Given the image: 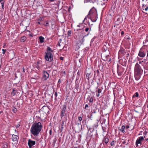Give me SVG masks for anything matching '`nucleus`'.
Here are the masks:
<instances>
[{
	"mask_svg": "<svg viewBox=\"0 0 148 148\" xmlns=\"http://www.w3.org/2000/svg\"><path fill=\"white\" fill-rule=\"evenodd\" d=\"M41 123L40 122L34 123L32 125L30 128L31 133L34 136H38L42 128Z\"/></svg>",
	"mask_w": 148,
	"mask_h": 148,
	"instance_id": "1",
	"label": "nucleus"
},
{
	"mask_svg": "<svg viewBox=\"0 0 148 148\" xmlns=\"http://www.w3.org/2000/svg\"><path fill=\"white\" fill-rule=\"evenodd\" d=\"M143 70L141 69L140 66L136 63L135 66L134 77L136 80H138L140 78L143 73Z\"/></svg>",
	"mask_w": 148,
	"mask_h": 148,
	"instance_id": "2",
	"label": "nucleus"
},
{
	"mask_svg": "<svg viewBox=\"0 0 148 148\" xmlns=\"http://www.w3.org/2000/svg\"><path fill=\"white\" fill-rule=\"evenodd\" d=\"M53 51L50 47H48L45 52V57L46 60L51 62L53 60V55L52 54Z\"/></svg>",
	"mask_w": 148,
	"mask_h": 148,
	"instance_id": "3",
	"label": "nucleus"
},
{
	"mask_svg": "<svg viewBox=\"0 0 148 148\" xmlns=\"http://www.w3.org/2000/svg\"><path fill=\"white\" fill-rule=\"evenodd\" d=\"M87 18L88 19H90L92 21L94 22H95L97 20V18L96 16L95 12H93L91 10H90L87 16L85 18L84 20H87Z\"/></svg>",
	"mask_w": 148,
	"mask_h": 148,
	"instance_id": "4",
	"label": "nucleus"
},
{
	"mask_svg": "<svg viewBox=\"0 0 148 148\" xmlns=\"http://www.w3.org/2000/svg\"><path fill=\"white\" fill-rule=\"evenodd\" d=\"M77 31L79 33H80V36L79 38V42L81 44H82L84 41V38L88 35V33L86 34L84 32V30L77 29Z\"/></svg>",
	"mask_w": 148,
	"mask_h": 148,
	"instance_id": "5",
	"label": "nucleus"
},
{
	"mask_svg": "<svg viewBox=\"0 0 148 148\" xmlns=\"http://www.w3.org/2000/svg\"><path fill=\"white\" fill-rule=\"evenodd\" d=\"M66 106L65 105H63L60 107V117L62 119L63 117L65 115V112Z\"/></svg>",
	"mask_w": 148,
	"mask_h": 148,
	"instance_id": "6",
	"label": "nucleus"
},
{
	"mask_svg": "<svg viewBox=\"0 0 148 148\" xmlns=\"http://www.w3.org/2000/svg\"><path fill=\"white\" fill-rule=\"evenodd\" d=\"M146 49L143 48L140 49L138 54V56L141 58L144 57L146 55Z\"/></svg>",
	"mask_w": 148,
	"mask_h": 148,
	"instance_id": "7",
	"label": "nucleus"
},
{
	"mask_svg": "<svg viewBox=\"0 0 148 148\" xmlns=\"http://www.w3.org/2000/svg\"><path fill=\"white\" fill-rule=\"evenodd\" d=\"M144 140V137L140 136L136 140V147H138L140 146L141 142Z\"/></svg>",
	"mask_w": 148,
	"mask_h": 148,
	"instance_id": "8",
	"label": "nucleus"
},
{
	"mask_svg": "<svg viewBox=\"0 0 148 148\" xmlns=\"http://www.w3.org/2000/svg\"><path fill=\"white\" fill-rule=\"evenodd\" d=\"M49 77V74L47 71H44L43 72V75L42 79L44 81L46 80Z\"/></svg>",
	"mask_w": 148,
	"mask_h": 148,
	"instance_id": "9",
	"label": "nucleus"
},
{
	"mask_svg": "<svg viewBox=\"0 0 148 148\" xmlns=\"http://www.w3.org/2000/svg\"><path fill=\"white\" fill-rule=\"evenodd\" d=\"M36 144L35 141L32 140L30 139H29L28 140L27 144L29 146V148H32L33 146L34 145Z\"/></svg>",
	"mask_w": 148,
	"mask_h": 148,
	"instance_id": "10",
	"label": "nucleus"
},
{
	"mask_svg": "<svg viewBox=\"0 0 148 148\" xmlns=\"http://www.w3.org/2000/svg\"><path fill=\"white\" fill-rule=\"evenodd\" d=\"M54 19H52L49 21H46L45 22H46V24L45 25L46 26H48V27L49 26V23H51V25L52 26H53V25H54V24L52 23V22H54Z\"/></svg>",
	"mask_w": 148,
	"mask_h": 148,
	"instance_id": "11",
	"label": "nucleus"
},
{
	"mask_svg": "<svg viewBox=\"0 0 148 148\" xmlns=\"http://www.w3.org/2000/svg\"><path fill=\"white\" fill-rule=\"evenodd\" d=\"M120 62L121 63V65L123 66H126L127 61L124 58L120 60Z\"/></svg>",
	"mask_w": 148,
	"mask_h": 148,
	"instance_id": "12",
	"label": "nucleus"
},
{
	"mask_svg": "<svg viewBox=\"0 0 148 148\" xmlns=\"http://www.w3.org/2000/svg\"><path fill=\"white\" fill-rule=\"evenodd\" d=\"M125 50L123 48H121L119 52V53L120 54L124 55L125 53Z\"/></svg>",
	"mask_w": 148,
	"mask_h": 148,
	"instance_id": "13",
	"label": "nucleus"
},
{
	"mask_svg": "<svg viewBox=\"0 0 148 148\" xmlns=\"http://www.w3.org/2000/svg\"><path fill=\"white\" fill-rule=\"evenodd\" d=\"M18 137L17 135L13 134L12 135V139L13 141H15L17 140Z\"/></svg>",
	"mask_w": 148,
	"mask_h": 148,
	"instance_id": "14",
	"label": "nucleus"
},
{
	"mask_svg": "<svg viewBox=\"0 0 148 148\" xmlns=\"http://www.w3.org/2000/svg\"><path fill=\"white\" fill-rule=\"evenodd\" d=\"M89 29L88 27H86L85 28V29L82 28V29H81V30H84V32L86 34L88 33V34L89 33Z\"/></svg>",
	"mask_w": 148,
	"mask_h": 148,
	"instance_id": "15",
	"label": "nucleus"
},
{
	"mask_svg": "<svg viewBox=\"0 0 148 148\" xmlns=\"http://www.w3.org/2000/svg\"><path fill=\"white\" fill-rule=\"evenodd\" d=\"M39 39L40 42V43H42L44 42L45 38L42 36H40L39 37Z\"/></svg>",
	"mask_w": 148,
	"mask_h": 148,
	"instance_id": "16",
	"label": "nucleus"
},
{
	"mask_svg": "<svg viewBox=\"0 0 148 148\" xmlns=\"http://www.w3.org/2000/svg\"><path fill=\"white\" fill-rule=\"evenodd\" d=\"M142 9L143 10H145V11H147L148 10V6H147V5L143 4V5Z\"/></svg>",
	"mask_w": 148,
	"mask_h": 148,
	"instance_id": "17",
	"label": "nucleus"
},
{
	"mask_svg": "<svg viewBox=\"0 0 148 148\" xmlns=\"http://www.w3.org/2000/svg\"><path fill=\"white\" fill-rule=\"evenodd\" d=\"M16 91L14 89H12V91L11 93V95L12 96H15L16 95Z\"/></svg>",
	"mask_w": 148,
	"mask_h": 148,
	"instance_id": "18",
	"label": "nucleus"
},
{
	"mask_svg": "<svg viewBox=\"0 0 148 148\" xmlns=\"http://www.w3.org/2000/svg\"><path fill=\"white\" fill-rule=\"evenodd\" d=\"M42 109L43 110H46L48 112H49L48 110L49 109V108L48 106H44L42 108Z\"/></svg>",
	"mask_w": 148,
	"mask_h": 148,
	"instance_id": "19",
	"label": "nucleus"
},
{
	"mask_svg": "<svg viewBox=\"0 0 148 148\" xmlns=\"http://www.w3.org/2000/svg\"><path fill=\"white\" fill-rule=\"evenodd\" d=\"M125 128V125H122L121 127V128L120 129V130L121 131L122 133H124L125 132L124 129Z\"/></svg>",
	"mask_w": 148,
	"mask_h": 148,
	"instance_id": "20",
	"label": "nucleus"
},
{
	"mask_svg": "<svg viewBox=\"0 0 148 148\" xmlns=\"http://www.w3.org/2000/svg\"><path fill=\"white\" fill-rule=\"evenodd\" d=\"M84 3H94V2L92 0H84Z\"/></svg>",
	"mask_w": 148,
	"mask_h": 148,
	"instance_id": "21",
	"label": "nucleus"
},
{
	"mask_svg": "<svg viewBox=\"0 0 148 148\" xmlns=\"http://www.w3.org/2000/svg\"><path fill=\"white\" fill-rule=\"evenodd\" d=\"M26 40V37L25 36H23L21 38V41L22 42H23L25 41Z\"/></svg>",
	"mask_w": 148,
	"mask_h": 148,
	"instance_id": "22",
	"label": "nucleus"
},
{
	"mask_svg": "<svg viewBox=\"0 0 148 148\" xmlns=\"http://www.w3.org/2000/svg\"><path fill=\"white\" fill-rule=\"evenodd\" d=\"M103 140L104 141L105 143L106 144L108 143L109 141V139L107 138H104Z\"/></svg>",
	"mask_w": 148,
	"mask_h": 148,
	"instance_id": "23",
	"label": "nucleus"
},
{
	"mask_svg": "<svg viewBox=\"0 0 148 148\" xmlns=\"http://www.w3.org/2000/svg\"><path fill=\"white\" fill-rule=\"evenodd\" d=\"M96 110L97 109H96V108L94 109H92L91 110V112L93 113H95L96 112Z\"/></svg>",
	"mask_w": 148,
	"mask_h": 148,
	"instance_id": "24",
	"label": "nucleus"
},
{
	"mask_svg": "<svg viewBox=\"0 0 148 148\" xmlns=\"http://www.w3.org/2000/svg\"><path fill=\"white\" fill-rule=\"evenodd\" d=\"M138 94L137 92H136L132 96L133 97H138Z\"/></svg>",
	"mask_w": 148,
	"mask_h": 148,
	"instance_id": "25",
	"label": "nucleus"
},
{
	"mask_svg": "<svg viewBox=\"0 0 148 148\" xmlns=\"http://www.w3.org/2000/svg\"><path fill=\"white\" fill-rule=\"evenodd\" d=\"M139 63L141 64L142 66H144V63L143 61H139Z\"/></svg>",
	"mask_w": 148,
	"mask_h": 148,
	"instance_id": "26",
	"label": "nucleus"
},
{
	"mask_svg": "<svg viewBox=\"0 0 148 148\" xmlns=\"http://www.w3.org/2000/svg\"><path fill=\"white\" fill-rule=\"evenodd\" d=\"M39 64H40V62H37V68L38 69L40 67V66H39Z\"/></svg>",
	"mask_w": 148,
	"mask_h": 148,
	"instance_id": "27",
	"label": "nucleus"
},
{
	"mask_svg": "<svg viewBox=\"0 0 148 148\" xmlns=\"http://www.w3.org/2000/svg\"><path fill=\"white\" fill-rule=\"evenodd\" d=\"M102 90L101 89L99 88L97 90V93L98 94H100Z\"/></svg>",
	"mask_w": 148,
	"mask_h": 148,
	"instance_id": "28",
	"label": "nucleus"
},
{
	"mask_svg": "<svg viewBox=\"0 0 148 148\" xmlns=\"http://www.w3.org/2000/svg\"><path fill=\"white\" fill-rule=\"evenodd\" d=\"M147 133L146 132H145L144 133V137L145 138H147Z\"/></svg>",
	"mask_w": 148,
	"mask_h": 148,
	"instance_id": "29",
	"label": "nucleus"
},
{
	"mask_svg": "<svg viewBox=\"0 0 148 148\" xmlns=\"http://www.w3.org/2000/svg\"><path fill=\"white\" fill-rule=\"evenodd\" d=\"M2 51H3L2 53L3 54H4L5 53V52H6V49H2Z\"/></svg>",
	"mask_w": 148,
	"mask_h": 148,
	"instance_id": "30",
	"label": "nucleus"
},
{
	"mask_svg": "<svg viewBox=\"0 0 148 148\" xmlns=\"http://www.w3.org/2000/svg\"><path fill=\"white\" fill-rule=\"evenodd\" d=\"M78 119L79 121H81L82 120V118L81 116H79L78 117Z\"/></svg>",
	"mask_w": 148,
	"mask_h": 148,
	"instance_id": "31",
	"label": "nucleus"
},
{
	"mask_svg": "<svg viewBox=\"0 0 148 148\" xmlns=\"http://www.w3.org/2000/svg\"><path fill=\"white\" fill-rule=\"evenodd\" d=\"M64 121L63 120L62 122L61 127H64Z\"/></svg>",
	"mask_w": 148,
	"mask_h": 148,
	"instance_id": "32",
	"label": "nucleus"
},
{
	"mask_svg": "<svg viewBox=\"0 0 148 148\" xmlns=\"http://www.w3.org/2000/svg\"><path fill=\"white\" fill-rule=\"evenodd\" d=\"M114 144V141H112L111 143H110V145L111 146H113Z\"/></svg>",
	"mask_w": 148,
	"mask_h": 148,
	"instance_id": "33",
	"label": "nucleus"
},
{
	"mask_svg": "<svg viewBox=\"0 0 148 148\" xmlns=\"http://www.w3.org/2000/svg\"><path fill=\"white\" fill-rule=\"evenodd\" d=\"M123 143L124 144H125L126 145H127L128 144V142L127 143L126 141L125 140V141H124L123 142Z\"/></svg>",
	"mask_w": 148,
	"mask_h": 148,
	"instance_id": "34",
	"label": "nucleus"
},
{
	"mask_svg": "<svg viewBox=\"0 0 148 148\" xmlns=\"http://www.w3.org/2000/svg\"><path fill=\"white\" fill-rule=\"evenodd\" d=\"M3 147L4 148H8V145L6 144H5L3 145Z\"/></svg>",
	"mask_w": 148,
	"mask_h": 148,
	"instance_id": "35",
	"label": "nucleus"
},
{
	"mask_svg": "<svg viewBox=\"0 0 148 148\" xmlns=\"http://www.w3.org/2000/svg\"><path fill=\"white\" fill-rule=\"evenodd\" d=\"M38 21H42V19L41 17H40L38 19Z\"/></svg>",
	"mask_w": 148,
	"mask_h": 148,
	"instance_id": "36",
	"label": "nucleus"
},
{
	"mask_svg": "<svg viewBox=\"0 0 148 148\" xmlns=\"http://www.w3.org/2000/svg\"><path fill=\"white\" fill-rule=\"evenodd\" d=\"M71 34V31H68V34L69 35H70Z\"/></svg>",
	"mask_w": 148,
	"mask_h": 148,
	"instance_id": "37",
	"label": "nucleus"
},
{
	"mask_svg": "<svg viewBox=\"0 0 148 148\" xmlns=\"http://www.w3.org/2000/svg\"><path fill=\"white\" fill-rule=\"evenodd\" d=\"M63 128H64L63 127H61V128H60V129L61 132H62V131L63 129Z\"/></svg>",
	"mask_w": 148,
	"mask_h": 148,
	"instance_id": "38",
	"label": "nucleus"
},
{
	"mask_svg": "<svg viewBox=\"0 0 148 148\" xmlns=\"http://www.w3.org/2000/svg\"><path fill=\"white\" fill-rule=\"evenodd\" d=\"M93 101V99L91 98H90V99L89 102H92Z\"/></svg>",
	"mask_w": 148,
	"mask_h": 148,
	"instance_id": "39",
	"label": "nucleus"
},
{
	"mask_svg": "<svg viewBox=\"0 0 148 148\" xmlns=\"http://www.w3.org/2000/svg\"><path fill=\"white\" fill-rule=\"evenodd\" d=\"M16 128H17L19 127L20 126V125L19 124H18L16 125L15 126Z\"/></svg>",
	"mask_w": 148,
	"mask_h": 148,
	"instance_id": "40",
	"label": "nucleus"
},
{
	"mask_svg": "<svg viewBox=\"0 0 148 148\" xmlns=\"http://www.w3.org/2000/svg\"><path fill=\"white\" fill-rule=\"evenodd\" d=\"M78 125H80L81 126H82L81 125V121H79L78 123H77Z\"/></svg>",
	"mask_w": 148,
	"mask_h": 148,
	"instance_id": "41",
	"label": "nucleus"
},
{
	"mask_svg": "<svg viewBox=\"0 0 148 148\" xmlns=\"http://www.w3.org/2000/svg\"><path fill=\"white\" fill-rule=\"evenodd\" d=\"M54 95L56 97H57V92H55L54 94Z\"/></svg>",
	"mask_w": 148,
	"mask_h": 148,
	"instance_id": "42",
	"label": "nucleus"
},
{
	"mask_svg": "<svg viewBox=\"0 0 148 148\" xmlns=\"http://www.w3.org/2000/svg\"><path fill=\"white\" fill-rule=\"evenodd\" d=\"M82 25V24H79V25H78L77 26V27H80Z\"/></svg>",
	"mask_w": 148,
	"mask_h": 148,
	"instance_id": "43",
	"label": "nucleus"
},
{
	"mask_svg": "<svg viewBox=\"0 0 148 148\" xmlns=\"http://www.w3.org/2000/svg\"><path fill=\"white\" fill-rule=\"evenodd\" d=\"M88 105L87 104H86L85 105V109H86L87 108H88Z\"/></svg>",
	"mask_w": 148,
	"mask_h": 148,
	"instance_id": "44",
	"label": "nucleus"
},
{
	"mask_svg": "<svg viewBox=\"0 0 148 148\" xmlns=\"http://www.w3.org/2000/svg\"><path fill=\"white\" fill-rule=\"evenodd\" d=\"M51 133H52L51 130H49V134H50V135H51Z\"/></svg>",
	"mask_w": 148,
	"mask_h": 148,
	"instance_id": "45",
	"label": "nucleus"
},
{
	"mask_svg": "<svg viewBox=\"0 0 148 148\" xmlns=\"http://www.w3.org/2000/svg\"><path fill=\"white\" fill-rule=\"evenodd\" d=\"M126 129H128L129 128V126L127 125L126 126Z\"/></svg>",
	"mask_w": 148,
	"mask_h": 148,
	"instance_id": "46",
	"label": "nucleus"
},
{
	"mask_svg": "<svg viewBox=\"0 0 148 148\" xmlns=\"http://www.w3.org/2000/svg\"><path fill=\"white\" fill-rule=\"evenodd\" d=\"M1 4L2 7H4V3H1Z\"/></svg>",
	"mask_w": 148,
	"mask_h": 148,
	"instance_id": "47",
	"label": "nucleus"
},
{
	"mask_svg": "<svg viewBox=\"0 0 148 148\" xmlns=\"http://www.w3.org/2000/svg\"><path fill=\"white\" fill-rule=\"evenodd\" d=\"M23 72H24V73L25 72V70L24 68V67H23Z\"/></svg>",
	"mask_w": 148,
	"mask_h": 148,
	"instance_id": "48",
	"label": "nucleus"
},
{
	"mask_svg": "<svg viewBox=\"0 0 148 148\" xmlns=\"http://www.w3.org/2000/svg\"><path fill=\"white\" fill-rule=\"evenodd\" d=\"M96 95L97 97H99L100 96L99 94L98 93Z\"/></svg>",
	"mask_w": 148,
	"mask_h": 148,
	"instance_id": "49",
	"label": "nucleus"
},
{
	"mask_svg": "<svg viewBox=\"0 0 148 148\" xmlns=\"http://www.w3.org/2000/svg\"><path fill=\"white\" fill-rule=\"evenodd\" d=\"M119 75H121V73L120 72H119L118 71H117Z\"/></svg>",
	"mask_w": 148,
	"mask_h": 148,
	"instance_id": "50",
	"label": "nucleus"
},
{
	"mask_svg": "<svg viewBox=\"0 0 148 148\" xmlns=\"http://www.w3.org/2000/svg\"><path fill=\"white\" fill-rule=\"evenodd\" d=\"M15 110H13V111L14 112H15V111H16V110L15 108Z\"/></svg>",
	"mask_w": 148,
	"mask_h": 148,
	"instance_id": "51",
	"label": "nucleus"
},
{
	"mask_svg": "<svg viewBox=\"0 0 148 148\" xmlns=\"http://www.w3.org/2000/svg\"><path fill=\"white\" fill-rule=\"evenodd\" d=\"M97 85H98V86H99V83L98 82H97Z\"/></svg>",
	"mask_w": 148,
	"mask_h": 148,
	"instance_id": "52",
	"label": "nucleus"
},
{
	"mask_svg": "<svg viewBox=\"0 0 148 148\" xmlns=\"http://www.w3.org/2000/svg\"><path fill=\"white\" fill-rule=\"evenodd\" d=\"M49 1L51 2H53L54 1V0H49Z\"/></svg>",
	"mask_w": 148,
	"mask_h": 148,
	"instance_id": "53",
	"label": "nucleus"
},
{
	"mask_svg": "<svg viewBox=\"0 0 148 148\" xmlns=\"http://www.w3.org/2000/svg\"><path fill=\"white\" fill-rule=\"evenodd\" d=\"M6 45V44L5 43L4 44V46H3V48L4 47V46Z\"/></svg>",
	"mask_w": 148,
	"mask_h": 148,
	"instance_id": "54",
	"label": "nucleus"
},
{
	"mask_svg": "<svg viewBox=\"0 0 148 148\" xmlns=\"http://www.w3.org/2000/svg\"><path fill=\"white\" fill-rule=\"evenodd\" d=\"M124 34V32H121V34L123 35Z\"/></svg>",
	"mask_w": 148,
	"mask_h": 148,
	"instance_id": "55",
	"label": "nucleus"
},
{
	"mask_svg": "<svg viewBox=\"0 0 148 148\" xmlns=\"http://www.w3.org/2000/svg\"><path fill=\"white\" fill-rule=\"evenodd\" d=\"M38 23V24H40V22H38V23Z\"/></svg>",
	"mask_w": 148,
	"mask_h": 148,
	"instance_id": "56",
	"label": "nucleus"
},
{
	"mask_svg": "<svg viewBox=\"0 0 148 148\" xmlns=\"http://www.w3.org/2000/svg\"><path fill=\"white\" fill-rule=\"evenodd\" d=\"M88 75L89 76V74H88V73H87L86 74V77Z\"/></svg>",
	"mask_w": 148,
	"mask_h": 148,
	"instance_id": "57",
	"label": "nucleus"
},
{
	"mask_svg": "<svg viewBox=\"0 0 148 148\" xmlns=\"http://www.w3.org/2000/svg\"><path fill=\"white\" fill-rule=\"evenodd\" d=\"M60 59L61 60H62V58H63L62 57H60Z\"/></svg>",
	"mask_w": 148,
	"mask_h": 148,
	"instance_id": "58",
	"label": "nucleus"
},
{
	"mask_svg": "<svg viewBox=\"0 0 148 148\" xmlns=\"http://www.w3.org/2000/svg\"><path fill=\"white\" fill-rule=\"evenodd\" d=\"M147 57H148V52L147 53Z\"/></svg>",
	"mask_w": 148,
	"mask_h": 148,
	"instance_id": "59",
	"label": "nucleus"
},
{
	"mask_svg": "<svg viewBox=\"0 0 148 148\" xmlns=\"http://www.w3.org/2000/svg\"><path fill=\"white\" fill-rule=\"evenodd\" d=\"M30 36H31L32 37L33 36V35L32 34H30Z\"/></svg>",
	"mask_w": 148,
	"mask_h": 148,
	"instance_id": "60",
	"label": "nucleus"
},
{
	"mask_svg": "<svg viewBox=\"0 0 148 148\" xmlns=\"http://www.w3.org/2000/svg\"><path fill=\"white\" fill-rule=\"evenodd\" d=\"M127 56H129V53H127Z\"/></svg>",
	"mask_w": 148,
	"mask_h": 148,
	"instance_id": "61",
	"label": "nucleus"
},
{
	"mask_svg": "<svg viewBox=\"0 0 148 148\" xmlns=\"http://www.w3.org/2000/svg\"><path fill=\"white\" fill-rule=\"evenodd\" d=\"M146 138V141H147L148 140V138Z\"/></svg>",
	"mask_w": 148,
	"mask_h": 148,
	"instance_id": "62",
	"label": "nucleus"
},
{
	"mask_svg": "<svg viewBox=\"0 0 148 148\" xmlns=\"http://www.w3.org/2000/svg\"><path fill=\"white\" fill-rule=\"evenodd\" d=\"M135 111L136 112H138L137 111H136V110H135Z\"/></svg>",
	"mask_w": 148,
	"mask_h": 148,
	"instance_id": "63",
	"label": "nucleus"
},
{
	"mask_svg": "<svg viewBox=\"0 0 148 148\" xmlns=\"http://www.w3.org/2000/svg\"><path fill=\"white\" fill-rule=\"evenodd\" d=\"M3 0H0V2H1Z\"/></svg>",
	"mask_w": 148,
	"mask_h": 148,
	"instance_id": "64",
	"label": "nucleus"
}]
</instances>
